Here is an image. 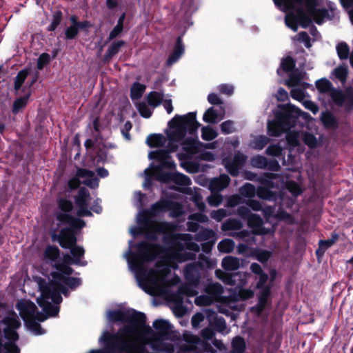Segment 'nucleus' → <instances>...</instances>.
Masks as SVG:
<instances>
[{
  "label": "nucleus",
  "instance_id": "f257e3e1",
  "mask_svg": "<svg viewBox=\"0 0 353 353\" xmlns=\"http://www.w3.org/2000/svg\"><path fill=\"white\" fill-rule=\"evenodd\" d=\"M136 220L138 226L129 230L133 238L148 233V238L155 240L157 234H163L162 241L167 248L146 241L133 245V239L130 240L128 250L123 254L128 269L134 274L138 286L146 293L168 294L179 281L172 274V265L194 260L201 246L192 241V234H174V224L154 222L144 210H139Z\"/></svg>",
  "mask_w": 353,
  "mask_h": 353
},
{
  "label": "nucleus",
  "instance_id": "f03ea898",
  "mask_svg": "<svg viewBox=\"0 0 353 353\" xmlns=\"http://www.w3.org/2000/svg\"><path fill=\"white\" fill-rule=\"evenodd\" d=\"M58 207L59 211L56 216L57 228L52 232V239L54 241H58L63 248H69L71 255L65 254L61 263L59 260V250L57 247L48 245L44 251V260L54 267V270L51 272L52 279L46 282L45 279H41L38 283L41 294L37 301L45 310L49 308V303L51 302L61 303V294L68 296L69 289L74 290L81 285L80 278L71 276L74 270L69 265H87V261L83 259L84 248L76 245L77 232L83 228L85 223L83 220L70 215L73 209L71 201L59 199Z\"/></svg>",
  "mask_w": 353,
  "mask_h": 353
},
{
  "label": "nucleus",
  "instance_id": "7ed1b4c3",
  "mask_svg": "<svg viewBox=\"0 0 353 353\" xmlns=\"http://www.w3.org/2000/svg\"><path fill=\"white\" fill-rule=\"evenodd\" d=\"M168 125L172 130L167 133V137L160 134H150L147 137L145 142L149 147H164L150 152L148 158L157 160L154 175L157 181L164 183L173 182L176 185L188 187L191 184V180L188 176L176 172H165V170L175 169L176 164L170 154L178 148L179 142L188 132L190 135H194L200 123L196 119V114L190 112L184 117L175 115L168 122Z\"/></svg>",
  "mask_w": 353,
  "mask_h": 353
},
{
  "label": "nucleus",
  "instance_id": "20e7f679",
  "mask_svg": "<svg viewBox=\"0 0 353 353\" xmlns=\"http://www.w3.org/2000/svg\"><path fill=\"white\" fill-rule=\"evenodd\" d=\"M292 111L277 116L274 120L268 123V133L271 137H279L286 133V140L277 144H271L265 150L266 154L283 159V164H293L296 161V150L301 152L299 141L303 139L305 145L311 148L317 145V140L314 135L309 132L303 133L293 128L295 127L299 117L307 119L308 113L302 112L294 105L291 107Z\"/></svg>",
  "mask_w": 353,
  "mask_h": 353
},
{
  "label": "nucleus",
  "instance_id": "39448f33",
  "mask_svg": "<svg viewBox=\"0 0 353 353\" xmlns=\"http://www.w3.org/2000/svg\"><path fill=\"white\" fill-rule=\"evenodd\" d=\"M106 319L109 323H127L128 324L119 328L116 334L122 339L135 340L137 343H143L141 335L150 334L152 328L146 325V316L144 313L138 312L132 308H118L108 310Z\"/></svg>",
  "mask_w": 353,
  "mask_h": 353
},
{
  "label": "nucleus",
  "instance_id": "423d86ee",
  "mask_svg": "<svg viewBox=\"0 0 353 353\" xmlns=\"http://www.w3.org/2000/svg\"><path fill=\"white\" fill-rule=\"evenodd\" d=\"M294 60L290 56L286 57L282 59L277 74L279 76L283 75V73L288 74L285 85L292 88L290 95L293 99L302 101L307 96L306 90L312 87V85L305 81L307 79L306 72L303 70L294 69Z\"/></svg>",
  "mask_w": 353,
  "mask_h": 353
},
{
  "label": "nucleus",
  "instance_id": "0eeeda50",
  "mask_svg": "<svg viewBox=\"0 0 353 353\" xmlns=\"http://www.w3.org/2000/svg\"><path fill=\"white\" fill-rule=\"evenodd\" d=\"M99 343H104L105 347L92 350L88 353H149L146 352L145 343L122 339L119 334H110L107 330L103 331Z\"/></svg>",
  "mask_w": 353,
  "mask_h": 353
},
{
  "label": "nucleus",
  "instance_id": "6e6552de",
  "mask_svg": "<svg viewBox=\"0 0 353 353\" xmlns=\"http://www.w3.org/2000/svg\"><path fill=\"white\" fill-rule=\"evenodd\" d=\"M199 8L197 0H184L181 3V8L177 13V17L180 19L179 30L181 32L174 45L172 52L167 59L166 64L171 66L182 57L185 52V46L183 43L182 37L185 34L187 29L192 26L191 16Z\"/></svg>",
  "mask_w": 353,
  "mask_h": 353
},
{
  "label": "nucleus",
  "instance_id": "1a4fd4ad",
  "mask_svg": "<svg viewBox=\"0 0 353 353\" xmlns=\"http://www.w3.org/2000/svg\"><path fill=\"white\" fill-rule=\"evenodd\" d=\"M21 321L17 314L12 311L0 321V353H20L16 345L19 339L17 332Z\"/></svg>",
  "mask_w": 353,
  "mask_h": 353
},
{
  "label": "nucleus",
  "instance_id": "9d476101",
  "mask_svg": "<svg viewBox=\"0 0 353 353\" xmlns=\"http://www.w3.org/2000/svg\"><path fill=\"white\" fill-rule=\"evenodd\" d=\"M197 262L188 263L185 265L183 272L188 284L179 288L177 292L179 294H186L188 296H193L197 294L194 290L199 283L201 277L200 270L205 267L210 268L213 265V262L207 256L203 254H199Z\"/></svg>",
  "mask_w": 353,
  "mask_h": 353
},
{
  "label": "nucleus",
  "instance_id": "9b49d317",
  "mask_svg": "<svg viewBox=\"0 0 353 353\" xmlns=\"http://www.w3.org/2000/svg\"><path fill=\"white\" fill-rule=\"evenodd\" d=\"M317 90L323 94L327 95L329 102H332L339 107H344L347 112L353 110V88L348 87L343 92L332 87V83L323 78L315 83Z\"/></svg>",
  "mask_w": 353,
  "mask_h": 353
},
{
  "label": "nucleus",
  "instance_id": "f8f14e48",
  "mask_svg": "<svg viewBox=\"0 0 353 353\" xmlns=\"http://www.w3.org/2000/svg\"><path fill=\"white\" fill-rule=\"evenodd\" d=\"M181 145V152L178 154L179 159H203L212 160L213 154L210 152H204L205 149H214L216 148L217 142L214 141L209 143H203L198 139L188 137L185 136L179 142Z\"/></svg>",
  "mask_w": 353,
  "mask_h": 353
},
{
  "label": "nucleus",
  "instance_id": "ddd939ff",
  "mask_svg": "<svg viewBox=\"0 0 353 353\" xmlns=\"http://www.w3.org/2000/svg\"><path fill=\"white\" fill-rule=\"evenodd\" d=\"M60 303H61L58 302H51L49 303V308L46 310H45L43 307L40 306L44 314L37 310V307L33 302L26 299L18 301L16 308L19 311L24 323L33 319H37V321L42 322L49 317L58 316L60 310L59 305Z\"/></svg>",
  "mask_w": 353,
  "mask_h": 353
},
{
  "label": "nucleus",
  "instance_id": "4468645a",
  "mask_svg": "<svg viewBox=\"0 0 353 353\" xmlns=\"http://www.w3.org/2000/svg\"><path fill=\"white\" fill-rule=\"evenodd\" d=\"M275 6L283 12H287L295 8V6H304L308 12L314 15H323L330 18L334 12V3L328 1L327 3V8L319 9L316 8V0H273Z\"/></svg>",
  "mask_w": 353,
  "mask_h": 353
},
{
  "label": "nucleus",
  "instance_id": "2eb2a0df",
  "mask_svg": "<svg viewBox=\"0 0 353 353\" xmlns=\"http://www.w3.org/2000/svg\"><path fill=\"white\" fill-rule=\"evenodd\" d=\"M298 9L296 10V15L292 14H288L285 17V25L296 32L298 29V23H299L302 28H305L310 26L312 22V19L319 25L322 24L325 20H331L335 17L337 14V8L334 4L335 10L333 13V16L330 18L324 17L323 15L319 14V16H314L311 14L308 10L304 6H296Z\"/></svg>",
  "mask_w": 353,
  "mask_h": 353
},
{
  "label": "nucleus",
  "instance_id": "dca6fc26",
  "mask_svg": "<svg viewBox=\"0 0 353 353\" xmlns=\"http://www.w3.org/2000/svg\"><path fill=\"white\" fill-rule=\"evenodd\" d=\"M153 327L159 332L152 337L150 341V347L154 351L174 353V345L168 342L170 337V330L172 325L167 320L157 319L153 322Z\"/></svg>",
  "mask_w": 353,
  "mask_h": 353
},
{
  "label": "nucleus",
  "instance_id": "f3484780",
  "mask_svg": "<svg viewBox=\"0 0 353 353\" xmlns=\"http://www.w3.org/2000/svg\"><path fill=\"white\" fill-rule=\"evenodd\" d=\"M248 225L252 228L253 231L250 232L243 230L239 232H234L231 234L234 238L246 242L249 245L255 243L254 234H267L274 232V228H265L263 219L258 214H252L247 219Z\"/></svg>",
  "mask_w": 353,
  "mask_h": 353
},
{
  "label": "nucleus",
  "instance_id": "a211bd4d",
  "mask_svg": "<svg viewBox=\"0 0 353 353\" xmlns=\"http://www.w3.org/2000/svg\"><path fill=\"white\" fill-rule=\"evenodd\" d=\"M250 274L246 272H236L226 274L223 281L225 283L234 286L233 296L236 300H246L254 296V291L243 287L248 283V279Z\"/></svg>",
  "mask_w": 353,
  "mask_h": 353
},
{
  "label": "nucleus",
  "instance_id": "6ab92c4d",
  "mask_svg": "<svg viewBox=\"0 0 353 353\" xmlns=\"http://www.w3.org/2000/svg\"><path fill=\"white\" fill-rule=\"evenodd\" d=\"M92 198L88 189L81 188L79 190L78 194L75 197V202L79 208L77 214L79 216H92V213L91 210L97 214H101L102 212V207L101 205V200L97 198L94 201V203L90 206Z\"/></svg>",
  "mask_w": 353,
  "mask_h": 353
},
{
  "label": "nucleus",
  "instance_id": "aec40b11",
  "mask_svg": "<svg viewBox=\"0 0 353 353\" xmlns=\"http://www.w3.org/2000/svg\"><path fill=\"white\" fill-rule=\"evenodd\" d=\"M170 211V216L172 218H179L184 214L183 205L176 201L170 199H162L152 204L150 212L156 215L159 212Z\"/></svg>",
  "mask_w": 353,
  "mask_h": 353
},
{
  "label": "nucleus",
  "instance_id": "412c9836",
  "mask_svg": "<svg viewBox=\"0 0 353 353\" xmlns=\"http://www.w3.org/2000/svg\"><path fill=\"white\" fill-rule=\"evenodd\" d=\"M268 278V275L264 272L259 275V281L256 283V288L260 290L259 301L256 305L251 308L252 311L258 315L262 312L266 306L270 294V286L266 285Z\"/></svg>",
  "mask_w": 353,
  "mask_h": 353
},
{
  "label": "nucleus",
  "instance_id": "4be33fe9",
  "mask_svg": "<svg viewBox=\"0 0 353 353\" xmlns=\"http://www.w3.org/2000/svg\"><path fill=\"white\" fill-rule=\"evenodd\" d=\"M205 292L206 294L198 296L194 299V303L196 305H210L212 304L214 299L223 293V288L219 283H210L205 288Z\"/></svg>",
  "mask_w": 353,
  "mask_h": 353
},
{
  "label": "nucleus",
  "instance_id": "5701e85b",
  "mask_svg": "<svg viewBox=\"0 0 353 353\" xmlns=\"http://www.w3.org/2000/svg\"><path fill=\"white\" fill-rule=\"evenodd\" d=\"M285 188L286 192L281 197V206L293 208L296 196L302 193L301 188L293 181H288Z\"/></svg>",
  "mask_w": 353,
  "mask_h": 353
},
{
  "label": "nucleus",
  "instance_id": "b1692460",
  "mask_svg": "<svg viewBox=\"0 0 353 353\" xmlns=\"http://www.w3.org/2000/svg\"><path fill=\"white\" fill-rule=\"evenodd\" d=\"M247 160V156L238 151L234 154L232 159L225 158L223 163L227 171L233 176L239 174L240 169L244 165Z\"/></svg>",
  "mask_w": 353,
  "mask_h": 353
},
{
  "label": "nucleus",
  "instance_id": "393cba45",
  "mask_svg": "<svg viewBox=\"0 0 353 353\" xmlns=\"http://www.w3.org/2000/svg\"><path fill=\"white\" fill-rule=\"evenodd\" d=\"M250 164L252 167L260 169H268L271 171H278L280 165L276 160H268L262 155H256L251 158Z\"/></svg>",
  "mask_w": 353,
  "mask_h": 353
},
{
  "label": "nucleus",
  "instance_id": "a878e982",
  "mask_svg": "<svg viewBox=\"0 0 353 353\" xmlns=\"http://www.w3.org/2000/svg\"><path fill=\"white\" fill-rule=\"evenodd\" d=\"M225 117V109L222 105L210 107L203 114V120L208 123H217Z\"/></svg>",
  "mask_w": 353,
  "mask_h": 353
},
{
  "label": "nucleus",
  "instance_id": "bb28decb",
  "mask_svg": "<svg viewBox=\"0 0 353 353\" xmlns=\"http://www.w3.org/2000/svg\"><path fill=\"white\" fill-rule=\"evenodd\" d=\"M77 176L82 177L83 183L92 189H95L99 186V179L95 176L94 172L91 170L83 168L77 169Z\"/></svg>",
  "mask_w": 353,
  "mask_h": 353
},
{
  "label": "nucleus",
  "instance_id": "cd10ccee",
  "mask_svg": "<svg viewBox=\"0 0 353 353\" xmlns=\"http://www.w3.org/2000/svg\"><path fill=\"white\" fill-rule=\"evenodd\" d=\"M230 182V179L225 174L219 177L213 178L210 182V190L212 192H219L226 188Z\"/></svg>",
  "mask_w": 353,
  "mask_h": 353
},
{
  "label": "nucleus",
  "instance_id": "c85d7f7f",
  "mask_svg": "<svg viewBox=\"0 0 353 353\" xmlns=\"http://www.w3.org/2000/svg\"><path fill=\"white\" fill-rule=\"evenodd\" d=\"M221 265L227 271H234L239 268L241 261L236 257L228 256L222 260Z\"/></svg>",
  "mask_w": 353,
  "mask_h": 353
},
{
  "label": "nucleus",
  "instance_id": "c756f323",
  "mask_svg": "<svg viewBox=\"0 0 353 353\" xmlns=\"http://www.w3.org/2000/svg\"><path fill=\"white\" fill-rule=\"evenodd\" d=\"M216 233L212 229L201 228L194 235V240L196 241H214Z\"/></svg>",
  "mask_w": 353,
  "mask_h": 353
},
{
  "label": "nucleus",
  "instance_id": "7c9ffc66",
  "mask_svg": "<svg viewBox=\"0 0 353 353\" xmlns=\"http://www.w3.org/2000/svg\"><path fill=\"white\" fill-rule=\"evenodd\" d=\"M156 166H157V160H155V162L151 163L150 165V167L146 168L143 173V174L145 176V181L143 183V187L145 189H148L151 187V185H152L151 177H154L157 180V178L154 175V170L156 168Z\"/></svg>",
  "mask_w": 353,
  "mask_h": 353
},
{
  "label": "nucleus",
  "instance_id": "2f4dec72",
  "mask_svg": "<svg viewBox=\"0 0 353 353\" xmlns=\"http://www.w3.org/2000/svg\"><path fill=\"white\" fill-rule=\"evenodd\" d=\"M164 98L163 92L152 91L148 94L146 99L148 104L152 108H156L159 105Z\"/></svg>",
  "mask_w": 353,
  "mask_h": 353
},
{
  "label": "nucleus",
  "instance_id": "473e14b6",
  "mask_svg": "<svg viewBox=\"0 0 353 353\" xmlns=\"http://www.w3.org/2000/svg\"><path fill=\"white\" fill-rule=\"evenodd\" d=\"M38 321L37 319H33L24 323L27 329L35 336L43 335L46 333L45 330L42 328Z\"/></svg>",
  "mask_w": 353,
  "mask_h": 353
},
{
  "label": "nucleus",
  "instance_id": "72a5a7b5",
  "mask_svg": "<svg viewBox=\"0 0 353 353\" xmlns=\"http://www.w3.org/2000/svg\"><path fill=\"white\" fill-rule=\"evenodd\" d=\"M125 41L122 40L114 41L107 49L104 56L105 59L110 60L112 59L119 52L120 49L125 45Z\"/></svg>",
  "mask_w": 353,
  "mask_h": 353
},
{
  "label": "nucleus",
  "instance_id": "f704fd0d",
  "mask_svg": "<svg viewBox=\"0 0 353 353\" xmlns=\"http://www.w3.org/2000/svg\"><path fill=\"white\" fill-rule=\"evenodd\" d=\"M242 227L243 223L241 221L236 219H229L222 223L221 230L223 231L239 230Z\"/></svg>",
  "mask_w": 353,
  "mask_h": 353
},
{
  "label": "nucleus",
  "instance_id": "c9c22d12",
  "mask_svg": "<svg viewBox=\"0 0 353 353\" xmlns=\"http://www.w3.org/2000/svg\"><path fill=\"white\" fill-rule=\"evenodd\" d=\"M145 85L139 82H134L130 89V98L132 101L142 97L145 90Z\"/></svg>",
  "mask_w": 353,
  "mask_h": 353
},
{
  "label": "nucleus",
  "instance_id": "e433bc0d",
  "mask_svg": "<svg viewBox=\"0 0 353 353\" xmlns=\"http://www.w3.org/2000/svg\"><path fill=\"white\" fill-rule=\"evenodd\" d=\"M256 189L255 186L250 183H245L239 188V194L241 196L252 199L256 196Z\"/></svg>",
  "mask_w": 353,
  "mask_h": 353
},
{
  "label": "nucleus",
  "instance_id": "4c0bfd02",
  "mask_svg": "<svg viewBox=\"0 0 353 353\" xmlns=\"http://www.w3.org/2000/svg\"><path fill=\"white\" fill-rule=\"evenodd\" d=\"M245 347L243 338L236 336L232 341V353H244Z\"/></svg>",
  "mask_w": 353,
  "mask_h": 353
},
{
  "label": "nucleus",
  "instance_id": "58836bf2",
  "mask_svg": "<svg viewBox=\"0 0 353 353\" xmlns=\"http://www.w3.org/2000/svg\"><path fill=\"white\" fill-rule=\"evenodd\" d=\"M336 50L338 57L341 60H346L350 56L349 46L344 41L339 43Z\"/></svg>",
  "mask_w": 353,
  "mask_h": 353
},
{
  "label": "nucleus",
  "instance_id": "ea45409f",
  "mask_svg": "<svg viewBox=\"0 0 353 353\" xmlns=\"http://www.w3.org/2000/svg\"><path fill=\"white\" fill-rule=\"evenodd\" d=\"M270 142V139L266 136H257L254 138L250 146L255 150H261Z\"/></svg>",
  "mask_w": 353,
  "mask_h": 353
},
{
  "label": "nucleus",
  "instance_id": "a19ab883",
  "mask_svg": "<svg viewBox=\"0 0 353 353\" xmlns=\"http://www.w3.org/2000/svg\"><path fill=\"white\" fill-rule=\"evenodd\" d=\"M235 243L233 240L225 239L218 243V249L221 252L230 253L233 251Z\"/></svg>",
  "mask_w": 353,
  "mask_h": 353
},
{
  "label": "nucleus",
  "instance_id": "79ce46f5",
  "mask_svg": "<svg viewBox=\"0 0 353 353\" xmlns=\"http://www.w3.org/2000/svg\"><path fill=\"white\" fill-rule=\"evenodd\" d=\"M218 136L217 132L211 126H203L201 128V138L205 141H212Z\"/></svg>",
  "mask_w": 353,
  "mask_h": 353
},
{
  "label": "nucleus",
  "instance_id": "37998d69",
  "mask_svg": "<svg viewBox=\"0 0 353 353\" xmlns=\"http://www.w3.org/2000/svg\"><path fill=\"white\" fill-rule=\"evenodd\" d=\"M347 73V67L345 65H340L336 68L332 72V74L334 75L336 79H337L343 83L346 81Z\"/></svg>",
  "mask_w": 353,
  "mask_h": 353
},
{
  "label": "nucleus",
  "instance_id": "c03bdc74",
  "mask_svg": "<svg viewBox=\"0 0 353 353\" xmlns=\"http://www.w3.org/2000/svg\"><path fill=\"white\" fill-rule=\"evenodd\" d=\"M221 132L223 134H229L234 133L236 131L235 122L232 120H227L223 121L220 125Z\"/></svg>",
  "mask_w": 353,
  "mask_h": 353
},
{
  "label": "nucleus",
  "instance_id": "a18cd8bd",
  "mask_svg": "<svg viewBox=\"0 0 353 353\" xmlns=\"http://www.w3.org/2000/svg\"><path fill=\"white\" fill-rule=\"evenodd\" d=\"M30 96V93H28L25 96L20 97L14 101L12 106V112L14 114L17 113L21 109L27 105Z\"/></svg>",
  "mask_w": 353,
  "mask_h": 353
},
{
  "label": "nucleus",
  "instance_id": "49530a36",
  "mask_svg": "<svg viewBox=\"0 0 353 353\" xmlns=\"http://www.w3.org/2000/svg\"><path fill=\"white\" fill-rule=\"evenodd\" d=\"M28 74V71L27 70H22L18 72L17 75L14 79V90L16 92H18L25 80L26 79Z\"/></svg>",
  "mask_w": 353,
  "mask_h": 353
},
{
  "label": "nucleus",
  "instance_id": "de8ad7c7",
  "mask_svg": "<svg viewBox=\"0 0 353 353\" xmlns=\"http://www.w3.org/2000/svg\"><path fill=\"white\" fill-rule=\"evenodd\" d=\"M214 325L217 332L223 334H226L228 333V330H227L225 320L222 316H216Z\"/></svg>",
  "mask_w": 353,
  "mask_h": 353
},
{
  "label": "nucleus",
  "instance_id": "09e8293b",
  "mask_svg": "<svg viewBox=\"0 0 353 353\" xmlns=\"http://www.w3.org/2000/svg\"><path fill=\"white\" fill-rule=\"evenodd\" d=\"M216 90L221 94L230 97L233 94L234 87L231 83H221L217 85Z\"/></svg>",
  "mask_w": 353,
  "mask_h": 353
},
{
  "label": "nucleus",
  "instance_id": "8fccbe9b",
  "mask_svg": "<svg viewBox=\"0 0 353 353\" xmlns=\"http://www.w3.org/2000/svg\"><path fill=\"white\" fill-rule=\"evenodd\" d=\"M276 174L272 173H264L256 178V181L268 186H273V179Z\"/></svg>",
  "mask_w": 353,
  "mask_h": 353
},
{
  "label": "nucleus",
  "instance_id": "3c124183",
  "mask_svg": "<svg viewBox=\"0 0 353 353\" xmlns=\"http://www.w3.org/2000/svg\"><path fill=\"white\" fill-rule=\"evenodd\" d=\"M256 195L260 199L265 200L273 199L272 192L267 188L259 186L256 189Z\"/></svg>",
  "mask_w": 353,
  "mask_h": 353
},
{
  "label": "nucleus",
  "instance_id": "603ef678",
  "mask_svg": "<svg viewBox=\"0 0 353 353\" xmlns=\"http://www.w3.org/2000/svg\"><path fill=\"white\" fill-rule=\"evenodd\" d=\"M62 19V12L61 11H55L52 14V20L51 23L48 26V31H54L60 24Z\"/></svg>",
  "mask_w": 353,
  "mask_h": 353
},
{
  "label": "nucleus",
  "instance_id": "864d4df0",
  "mask_svg": "<svg viewBox=\"0 0 353 353\" xmlns=\"http://www.w3.org/2000/svg\"><path fill=\"white\" fill-rule=\"evenodd\" d=\"M223 199V196L219 192H212V194L208 197L207 201L210 205L217 207L222 203Z\"/></svg>",
  "mask_w": 353,
  "mask_h": 353
},
{
  "label": "nucleus",
  "instance_id": "5fc2aeb1",
  "mask_svg": "<svg viewBox=\"0 0 353 353\" xmlns=\"http://www.w3.org/2000/svg\"><path fill=\"white\" fill-rule=\"evenodd\" d=\"M228 215L225 209L221 208L216 210H212L210 212V217L217 222H221L224 218Z\"/></svg>",
  "mask_w": 353,
  "mask_h": 353
},
{
  "label": "nucleus",
  "instance_id": "6e6d98bb",
  "mask_svg": "<svg viewBox=\"0 0 353 353\" xmlns=\"http://www.w3.org/2000/svg\"><path fill=\"white\" fill-rule=\"evenodd\" d=\"M188 219L190 221H194L196 223H208L209 221V219L207 215L204 214V212H196L191 214L188 216Z\"/></svg>",
  "mask_w": 353,
  "mask_h": 353
},
{
  "label": "nucleus",
  "instance_id": "4d7b16f0",
  "mask_svg": "<svg viewBox=\"0 0 353 353\" xmlns=\"http://www.w3.org/2000/svg\"><path fill=\"white\" fill-rule=\"evenodd\" d=\"M340 2L347 12L351 23L353 25V0H340Z\"/></svg>",
  "mask_w": 353,
  "mask_h": 353
},
{
  "label": "nucleus",
  "instance_id": "13d9d810",
  "mask_svg": "<svg viewBox=\"0 0 353 353\" xmlns=\"http://www.w3.org/2000/svg\"><path fill=\"white\" fill-rule=\"evenodd\" d=\"M242 203V198L239 194H232L227 198L225 207L234 208Z\"/></svg>",
  "mask_w": 353,
  "mask_h": 353
},
{
  "label": "nucleus",
  "instance_id": "bf43d9fd",
  "mask_svg": "<svg viewBox=\"0 0 353 353\" xmlns=\"http://www.w3.org/2000/svg\"><path fill=\"white\" fill-rule=\"evenodd\" d=\"M322 121L327 127L334 128L337 122L335 117L330 113H324L321 117Z\"/></svg>",
  "mask_w": 353,
  "mask_h": 353
},
{
  "label": "nucleus",
  "instance_id": "052dcab7",
  "mask_svg": "<svg viewBox=\"0 0 353 353\" xmlns=\"http://www.w3.org/2000/svg\"><path fill=\"white\" fill-rule=\"evenodd\" d=\"M254 255L256 260L261 263H265L269 260L271 256V252L264 250H256L254 252Z\"/></svg>",
  "mask_w": 353,
  "mask_h": 353
},
{
  "label": "nucleus",
  "instance_id": "680f3d73",
  "mask_svg": "<svg viewBox=\"0 0 353 353\" xmlns=\"http://www.w3.org/2000/svg\"><path fill=\"white\" fill-rule=\"evenodd\" d=\"M138 111L141 117L148 119L152 114V110H151L145 103H140L137 106Z\"/></svg>",
  "mask_w": 353,
  "mask_h": 353
},
{
  "label": "nucleus",
  "instance_id": "e2e57ef3",
  "mask_svg": "<svg viewBox=\"0 0 353 353\" xmlns=\"http://www.w3.org/2000/svg\"><path fill=\"white\" fill-rule=\"evenodd\" d=\"M296 40L300 43H303L307 48H310L312 44L310 37L306 32H301L296 36Z\"/></svg>",
  "mask_w": 353,
  "mask_h": 353
},
{
  "label": "nucleus",
  "instance_id": "0e129e2a",
  "mask_svg": "<svg viewBox=\"0 0 353 353\" xmlns=\"http://www.w3.org/2000/svg\"><path fill=\"white\" fill-rule=\"evenodd\" d=\"M145 197V194H143L140 191L134 192L133 203L139 210H142L143 206V199Z\"/></svg>",
  "mask_w": 353,
  "mask_h": 353
},
{
  "label": "nucleus",
  "instance_id": "69168bd1",
  "mask_svg": "<svg viewBox=\"0 0 353 353\" xmlns=\"http://www.w3.org/2000/svg\"><path fill=\"white\" fill-rule=\"evenodd\" d=\"M205 321V316L201 312H197L192 316L191 323L194 328L196 329L200 327L201 323Z\"/></svg>",
  "mask_w": 353,
  "mask_h": 353
},
{
  "label": "nucleus",
  "instance_id": "338daca9",
  "mask_svg": "<svg viewBox=\"0 0 353 353\" xmlns=\"http://www.w3.org/2000/svg\"><path fill=\"white\" fill-rule=\"evenodd\" d=\"M79 31L77 26H70L65 30V38L68 40L73 39L77 36Z\"/></svg>",
  "mask_w": 353,
  "mask_h": 353
},
{
  "label": "nucleus",
  "instance_id": "774afa93",
  "mask_svg": "<svg viewBox=\"0 0 353 353\" xmlns=\"http://www.w3.org/2000/svg\"><path fill=\"white\" fill-rule=\"evenodd\" d=\"M236 214L243 219L247 220L253 213L250 212V208L246 205V206L242 205L239 207Z\"/></svg>",
  "mask_w": 353,
  "mask_h": 353
}]
</instances>
